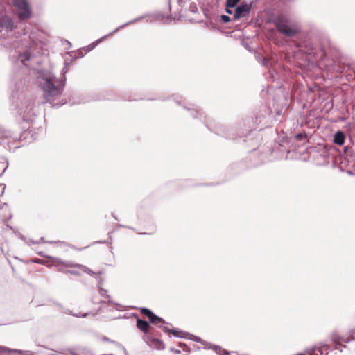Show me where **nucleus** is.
Returning a JSON list of instances; mask_svg holds the SVG:
<instances>
[{
	"instance_id": "f257e3e1",
	"label": "nucleus",
	"mask_w": 355,
	"mask_h": 355,
	"mask_svg": "<svg viewBox=\"0 0 355 355\" xmlns=\"http://www.w3.org/2000/svg\"><path fill=\"white\" fill-rule=\"evenodd\" d=\"M43 82L41 83L42 89L44 92V98L46 101L59 96L62 91V86L58 83L52 77L42 78Z\"/></svg>"
},
{
	"instance_id": "f03ea898",
	"label": "nucleus",
	"mask_w": 355,
	"mask_h": 355,
	"mask_svg": "<svg viewBox=\"0 0 355 355\" xmlns=\"http://www.w3.org/2000/svg\"><path fill=\"white\" fill-rule=\"evenodd\" d=\"M277 31L287 37H292L296 35L299 30L295 26H290L287 18L284 16L279 17L275 21Z\"/></svg>"
},
{
	"instance_id": "7ed1b4c3",
	"label": "nucleus",
	"mask_w": 355,
	"mask_h": 355,
	"mask_svg": "<svg viewBox=\"0 0 355 355\" xmlns=\"http://www.w3.org/2000/svg\"><path fill=\"white\" fill-rule=\"evenodd\" d=\"M12 3L18 10V17L20 20L24 21L31 17L32 12L28 0H12Z\"/></svg>"
},
{
	"instance_id": "20e7f679",
	"label": "nucleus",
	"mask_w": 355,
	"mask_h": 355,
	"mask_svg": "<svg viewBox=\"0 0 355 355\" xmlns=\"http://www.w3.org/2000/svg\"><path fill=\"white\" fill-rule=\"evenodd\" d=\"M64 266L68 268L65 272L71 275H80L82 273H87L93 275L95 274L91 269L82 264L68 263H64Z\"/></svg>"
},
{
	"instance_id": "39448f33",
	"label": "nucleus",
	"mask_w": 355,
	"mask_h": 355,
	"mask_svg": "<svg viewBox=\"0 0 355 355\" xmlns=\"http://www.w3.org/2000/svg\"><path fill=\"white\" fill-rule=\"evenodd\" d=\"M144 340L152 348L161 350L165 347L163 341L158 338H154L151 334H146L144 336Z\"/></svg>"
},
{
	"instance_id": "423d86ee",
	"label": "nucleus",
	"mask_w": 355,
	"mask_h": 355,
	"mask_svg": "<svg viewBox=\"0 0 355 355\" xmlns=\"http://www.w3.org/2000/svg\"><path fill=\"white\" fill-rule=\"evenodd\" d=\"M250 10L251 4H241L236 8L234 17L235 19L247 17L250 14Z\"/></svg>"
},
{
	"instance_id": "0eeeda50",
	"label": "nucleus",
	"mask_w": 355,
	"mask_h": 355,
	"mask_svg": "<svg viewBox=\"0 0 355 355\" xmlns=\"http://www.w3.org/2000/svg\"><path fill=\"white\" fill-rule=\"evenodd\" d=\"M10 217L11 214L8 206L6 203L1 204L0 202V224L5 225Z\"/></svg>"
},
{
	"instance_id": "6e6552de",
	"label": "nucleus",
	"mask_w": 355,
	"mask_h": 355,
	"mask_svg": "<svg viewBox=\"0 0 355 355\" xmlns=\"http://www.w3.org/2000/svg\"><path fill=\"white\" fill-rule=\"evenodd\" d=\"M353 339H355V329L352 330L350 335L346 338L338 336L336 334H334L331 336V340L337 345H342L343 343H347Z\"/></svg>"
},
{
	"instance_id": "1a4fd4ad",
	"label": "nucleus",
	"mask_w": 355,
	"mask_h": 355,
	"mask_svg": "<svg viewBox=\"0 0 355 355\" xmlns=\"http://www.w3.org/2000/svg\"><path fill=\"white\" fill-rule=\"evenodd\" d=\"M0 355H26V352L0 346Z\"/></svg>"
},
{
	"instance_id": "9d476101",
	"label": "nucleus",
	"mask_w": 355,
	"mask_h": 355,
	"mask_svg": "<svg viewBox=\"0 0 355 355\" xmlns=\"http://www.w3.org/2000/svg\"><path fill=\"white\" fill-rule=\"evenodd\" d=\"M0 27L11 31L15 28L12 20L8 16H3L0 17Z\"/></svg>"
},
{
	"instance_id": "9b49d317",
	"label": "nucleus",
	"mask_w": 355,
	"mask_h": 355,
	"mask_svg": "<svg viewBox=\"0 0 355 355\" xmlns=\"http://www.w3.org/2000/svg\"><path fill=\"white\" fill-rule=\"evenodd\" d=\"M137 327L143 331L145 335L151 334L150 333V326L148 322L143 320L141 319H138L137 320Z\"/></svg>"
},
{
	"instance_id": "f8f14e48",
	"label": "nucleus",
	"mask_w": 355,
	"mask_h": 355,
	"mask_svg": "<svg viewBox=\"0 0 355 355\" xmlns=\"http://www.w3.org/2000/svg\"><path fill=\"white\" fill-rule=\"evenodd\" d=\"M345 135L341 131H338L334 135V141L335 144H336L338 145H340V146L343 145L345 142Z\"/></svg>"
},
{
	"instance_id": "ddd939ff",
	"label": "nucleus",
	"mask_w": 355,
	"mask_h": 355,
	"mask_svg": "<svg viewBox=\"0 0 355 355\" xmlns=\"http://www.w3.org/2000/svg\"><path fill=\"white\" fill-rule=\"evenodd\" d=\"M210 349L214 350L218 355H230V352L218 345H212Z\"/></svg>"
},
{
	"instance_id": "4468645a",
	"label": "nucleus",
	"mask_w": 355,
	"mask_h": 355,
	"mask_svg": "<svg viewBox=\"0 0 355 355\" xmlns=\"http://www.w3.org/2000/svg\"><path fill=\"white\" fill-rule=\"evenodd\" d=\"M148 319L153 324L159 325L165 323V321L162 318L157 316L154 313Z\"/></svg>"
},
{
	"instance_id": "2eb2a0df",
	"label": "nucleus",
	"mask_w": 355,
	"mask_h": 355,
	"mask_svg": "<svg viewBox=\"0 0 355 355\" xmlns=\"http://www.w3.org/2000/svg\"><path fill=\"white\" fill-rule=\"evenodd\" d=\"M10 136V134L8 131L0 128V139H1L8 138Z\"/></svg>"
},
{
	"instance_id": "dca6fc26",
	"label": "nucleus",
	"mask_w": 355,
	"mask_h": 355,
	"mask_svg": "<svg viewBox=\"0 0 355 355\" xmlns=\"http://www.w3.org/2000/svg\"><path fill=\"white\" fill-rule=\"evenodd\" d=\"M140 311L144 315H145L148 318H149L153 313L150 310H149L147 308H141Z\"/></svg>"
},
{
	"instance_id": "f3484780",
	"label": "nucleus",
	"mask_w": 355,
	"mask_h": 355,
	"mask_svg": "<svg viewBox=\"0 0 355 355\" xmlns=\"http://www.w3.org/2000/svg\"><path fill=\"white\" fill-rule=\"evenodd\" d=\"M236 2L234 0H227L226 6L229 8H233L236 5Z\"/></svg>"
},
{
	"instance_id": "a211bd4d",
	"label": "nucleus",
	"mask_w": 355,
	"mask_h": 355,
	"mask_svg": "<svg viewBox=\"0 0 355 355\" xmlns=\"http://www.w3.org/2000/svg\"><path fill=\"white\" fill-rule=\"evenodd\" d=\"M295 137L297 139H302L304 138L305 136L302 133H299V134L296 135Z\"/></svg>"
},
{
	"instance_id": "6ab92c4d",
	"label": "nucleus",
	"mask_w": 355,
	"mask_h": 355,
	"mask_svg": "<svg viewBox=\"0 0 355 355\" xmlns=\"http://www.w3.org/2000/svg\"><path fill=\"white\" fill-rule=\"evenodd\" d=\"M222 19L225 21V22H227V21H230V17L228 16H226V15H223L222 16Z\"/></svg>"
},
{
	"instance_id": "aec40b11",
	"label": "nucleus",
	"mask_w": 355,
	"mask_h": 355,
	"mask_svg": "<svg viewBox=\"0 0 355 355\" xmlns=\"http://www.w3.org/2000/svg\"><path fill=\"white\" fill-rule=\"evenodd\" d=\"M54 243H55V244H57V245H63V244H64V243H62V242H61V241H56V242H54Z\"/></svg>"
},
{
	"instance_id": "412c9836",
	"label": "nucleus",
	"mask_w": 355,
	"mask_h": 355,
	"mask_svg": "<svg viewBox=\"0 0 355 355\" xmlns=\"http://www.w3.org/2000/svg\"><path fill=\"white\" fill-rule=\"evenodd\" d=\"M171 333L175 336H178V332L175 330L171 331Z\"/></svg>"
},
{
	"instance_id": "4be33fe9",
	"label": "nucleus",
	"mask_w": 355,
	"mask_h": 355,
	"mask_svg": "<svg viewBox=\"0 0 355 355\" xmlns=\"http://www.w3.org/2000/svg\"><path fill=\"white\" fill-rule=\"evenodd\" d=\"M163 329H164V331H168V330H167V329H166V327H163Z\"/></svg>"
},
{
	"instance_id": "5701e85b",
	"label": "nucleus",
	"mask_w": 355,
	"mask_h": 355,
	"mask_svg": "<svg viewBox=\"0 0 355 355\" xmlns=\"http://www.w3.org/2000/svg\"><path fill=\"white\" fill-rule=\"evenodd\" d=\"M238 3L241 0H234Z\"/></svg>"
},
{
	"instance_id": "b1692460",
	"label": "nucleus",
	"mask_w": 355,
	"mask_h": 355,
	"mask_svg": "<svg viewBox=\"0 0 355 355\" xmlns=\"http://www.w3.org/2000/svg\"><path fill=\"white\" fill-rule=\"evenodd\" d=\"M44 257H47V258H50L51 257H49L48 255H44Z\"/></svg>"
},
{
	"instance_id": "393cba45",
	"label": "nucleus",
	"mask_w": 355,
	"mask_h": 355,
	"mask_svg": "<svg viewBox=\"0 0 355 355\" xmlns=\"http://www.w3.org/2000/svg\"><path fill=\"white\" fill-rule=\"evenodd\" d=\"M227 12L228 13H231V12H230L228 9H227Z\"/></svg>"
}]
</instances>
